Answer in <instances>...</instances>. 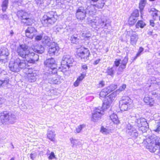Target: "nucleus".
I'll list each match as a JSON object with an SVG mask.
<instances>
[{
    "label": "nucleus",
    "mask_w": 160,
    "mask_h": 160,
    "mask_svg": "<svg viewBox=\"0 0 160 160\" xmlns=\"http://www.w3.org/2000/svg\"><path fill=\"white\" fill-rule=\"evenodd\" d=\"M113 71H107L108 74L111 76H112L114 74Z\"/></svg>",
    "instance_id": "50"
},
{
    "label": "nucleus",
    "mask_w": 160,
    "mask_h": 160,
    "mask_svg": "<svg viewBox=\"0 0 160 160\" xmlns=\"http://www.w3.org/2000/svg\"><path fill=\"white\" fill-rule=\"evenodd\" d=\"M155 131L156 132H159L160 131V122L158 123Z\"/></svg>",
    "instance_id": "42"
},
{
    "label": "nucleus",
    "mask_w": 160,
    "mask_h": 160,
    "mask_svg": "<svg viewBox=\"0 0 160 160\" xmlns=\"http://www.w3.org/2000/svg\"><path fill=\"white\" fill-rule=\"evenodd\" d=\"M148 95L149 96H151L152 95L154 97H159L160 96V93H159V91L157 90H155L149 92Z\"/></svg>",
    "instance_id": "32"
},
{
    "label": "nucleus",
    "mask_w": 160,
    "mask_h": 160,
    "mask_svg": "<svg viewBox=\"0 0 160 160\" xmlns=\"http://www.w3.org/2000/svg\"><path fill=\"white\" fill-rule=\"evenodd\" d=\"M110 118L114 123L117 124L119 123L120 121L116 114L114 113L111 114L110 116Z\"/></svg>",
    "instance_id": "26"
},
{
    "label": "nucleus",
    "mask_w": 160,
    "mask_h": 160,
    "mask_svg": "<svg viewBox=\"0 0 160 160\" xmlns=\"http://www.w3.org/2000/svg\"><path fill=\"white\" fill-rule=\"evenodd\" d=\"M9 55L8 49L6 48H1L0 49V61L3 62L4 61V58L7 57Z\"/></svg>",
    "instance_id": "17"
},
{
    "label": "nucleus",
    "mask_w": 160,
    "mask_h": 160,
    "mask_svg": "<svg viewBox=\"0 0 160 160\" xmlns=\"http://www.w3.org/2000/svg\"><path fill=\"white\" fill-rule=\"evenodd\" d=\"M159 20L160 21V15L159 16Z\"/></svg>",
    "instance_id": "62"
},
{
    "label": "nucleus",
    "mask_w": 160,
    "mask_h": 160,
    "mask_svg": "<svg viewBox=\"0 0 160 160\" xmlns=\"http://www.w3.org/2000/svg\"><path fill=\"white\" fill-rule=\"evenodd\" d=\"M79 38H78V35H73L70 38V41L73 44H76L78 42Z\"/></svg>",
    "instance_id": "28"
},
{
    "label": "nucleus",
    "mask_w": 160,
    "mask_h": 160,
    "mask_svg": "<svg viewBox=\"0 0 160 160\" xmlns=\"http://www.w3.org/2000/svg\"><path fill=\"white\" fill-rule=\"evenodd\" d=\"M0 18L2 20H5L8 19V17L7 14H4L1 15Z\"/></svg>",
    "instance_id": "40"
},
{
    "label": "nucleus",
    "mask_w": 160,
    "mask_h": 160,
    "mask_svg": "<svg viewBox=\"0 0 160 160\" xmlns=\"http://www.w3.org/2000/svg\"><path fill=\"white\" fill-rule=\"evenodd\" d=\"M155 15H156V16H157L158 15V14L157 13H155Z\"/></svg>",
    "instance_id": "61"
},
{
    "label": "nucleus",
    "mask_w": 160,
    "mask_h": 160,
    "mask_svg": "<svg viewBox=\"0 0 160 160\" xmlns=\"http://www.w3.org/2000/svg\"><path fill=\"white\" fill-rule=\"evenodd\" d=\"M54 158H55V155H54V153L52 152H51L48 158L49 159L51 160Z\"/></svg>",
    "instance_id": "41"
},
{
    "label": "nucleus",
    "mask_w": 160,
    "mask_h": 160,
    "mask_svg": "<svg viewBox=\"0 0 160 160\" xmlns=\"http://www.w3.org/2000/svg\"><path fill=\"white\" fill-rule=\"evenodd\" d=\"M119 108L121 111H127L130 108V105L132 103L131 99L128 96L122 97L119 102Z\"/></svg>",
    "instance_id": "10"
},
{
    "label": "nucleus",
    "mask_w": 160,
    "mask_h": 160,
    "mask_svg": "<svg viewBox=\"0 0 160 160\" xmlns=\"http://www.w3.org/2000/svg\"><path fill=\"white\" fill-rule=\"evenodd\" d=\"M158 55L160 56V52L159 53Z\"/></svg>",
    "instance_id": "63"
},
{
    "label": "nucleus",
    "mask_w": 160,
    "mask_h": 160,
    "mask_svg": "<svg viewBox=\"0 0 160 160\" xmlns=\"http://www.w3.org/2000/svg\"><path fill=\"white\" fill-rule=\"evenodd\" d=\"M117 96V92H113L112 94L107 97L106 99L103 102L102 107H99L93 111L92 113L91 120L95 122L101 118L102 116L104 114V111L108 108L113 100Z\"/></svg>",
    "instance_id": "3"
},
{
    "label": "nucleus",
    "mask_w": 160,
    "mask_h": 160,
    "mask_svg": "<svg viewBox=\"0 0 160 160\" xmlns=\"http://www.w3.org/2000/svg\"><path fill=\"white\" fill-rule=\"evenodd\" d=\"M87 12L84 7L81 6L76 10L75 15L76 18L80 20H83L86 17Z\"/></svg>",
    "instance_id": "13"
},
{
    "label": "nucleus",
    "mask_w": 160,
    "mask_h": 160,
    "mask_svg": "<svg viewBox=\"0 0 160 160\" xmlns=\"http://www.w3.org/2000/svg\"><path fill=\"white\" fill-rule=\"evenodd\" d=\"M9 79L6 78L4 80H0V88L3 87L5 89H7L9 84Z\"/></svg>",
    "instance_id": "22"
},
{
    "label": "nucleus",
    "mask_w": 160,
    "mask_h": 160,
    "mask_svg": "<svg viewBox=\"0 0 160 160\" xmlns=\"http://www.w3.org/2000/svg\"><path fill=\"white\" fill-rule=\"evenodd\" d=\"M155 84L158 85H160V80H158L157 81H156V82H154Z\"/></svg>",
    "instance_id": "53"
},
{
    "label": "nucleus",
    "mask_w": 160,
    "mask_h": 160,
    "mask_svg": "<svg viewBox=\"0 0 160 160\" xmlns=\"http://www.w3.org/2000/svg\"><path fill=\"white\" fill-rule=\"evenodd\" d=\"M126 88V85L125 84H123L122 86L120 87L119 89L120 91H122L124 90Z\"/></svg>",
    "instance_id": "46"
},
{
    "label": "nucleus",
    "mask_w": 160,
    "mask_h": 160,
    "mask_svg": "<svg viewBox=\"0 0 160 160\" xmlns=\"http://www.w3.org/2000/svg\"><path fill=\"white\" fill-rule=\"evenodd\" d=\"M70 140H71V143L72 144H73V145H74V140L72 138V139L71 138Z\"/></svg>",
    "instance_id": "56"
},
{
    "label": "nucleus",
    "mask_w": 160,
    "mask_h": 160,
    "mask_svg": "<svg viewBox=\"0 0 160 160\" xmlns=\"http://www.w3.org/2000/svg\"><path fill=\"white\" fill-rule=\"evenodd\" d=\"M82 69L86 70L88 69V66L86 64H82Z\"/></svg>",
    "instance_id": "51"
},
{
    "label": "nucleus",
    "mask_w": 160,
    "mask_h": 160,
    "mask_svg": "<svg viewBox=\"0 0 160 160\" xmlns=\"http://www.w3.org/2000/svg\"><path fill=\"white\" fill-rule=\"evenodd\" d=\"M150 97L149 95L148 96L146 95L144 98V101L147 105L152 106L154 103V100L153 98H150Z\"/></svg>",
    "instance_id": "19"
},
{
    "label": "nucleus",
    "mask_w": 160,
    "mask_h": 160,
    "mask_svg": "<svg viewBox=\"0 0 160 160\" xmlns=\"http://www.w3.org/2000/svg\"><path fill=\"white\" fill-rule=\"evenodd\" d=\"M37 32L34 27H28L25 31V36L28 38L32 39L36 35Z\"/></svg>",
    "instance_id": "14"
},
{
    "label": "nucleus",
    "mask_w": 160,
    "mask_h": 160,
    "mask_svg": "<svg viewBox=\"0 0 160 160\" xmlns=\"http://www.w3.org/2000/svg\"><path fill=\"white\" fill-rule=\"evenodd\" d=\"M14 33V32H13L12 30L10 32V34L12 36L13 35Z\"/></svg>",
    "instance_id": "57"
},
{
    "label": "nucleus",
    "mask_w": 160,
    "mask_h": 160,
    "mask_svg": "<svg viewBox=\"0 0 160 160\" xmlns=\"http://www.w3.org/2000/svg\"><path fill=\"white\" fill-rule=\"evenodd\" d=\"M58 18L56 12L50 11L43 15L41 19V22L43 26H48L54 24Z\"/></svg>",
    "instance_id": "5"
},
{
    "label": "nucleus",
    "mask_w": 160,
    "mask_h": 160,
    "mask_svg": "<svg viewBox=\"0 0 160 160\" xmlns=\"http://www.w3.org/2000/svg\"><path fill=\"white\" fill-rule=\"evenodd\" d=\"M61 81L59 79V78L57 77L56 78L53 79V83L55 84H60Z\"/></svg>",
    "instance_id": "38"
},
{
    "label": "nucleus",
    "mask_w": 160,
    "mask_h": 160,
    "mask_svg": "<svg viewBox=\"0 0 160 160\" xmlns=\"http://www.w3.org/2000/svg\"><path fill=\"white\" fill-rule=\"evenodd\" d=\"M74 60L73 58L68 55H65L63 57V59L61 62V66H58L56 63L55 60L53 58H48L44 62L45 67L48 69L54 70L55 69H69L72 65Z\"/></svg>",
    "instance_id": "1"
},
{
    "label": "nucleus",
    "mask_w": 160,
    "mask_h": 160,
    "mask_svg": "<svg viewBox=\"0 0 160 160\" xmlns=\"http://www.w3.org/2000/svg\"><path fill=\"white\" fill-rule=\"evenodd\" d=\"M42 38V36L41 35H37L36 36L35 39L36 41L41 40Z\"/></svg>",
    "instance_id": "43"
},
{
    "label": "nucleus",
    "mask_w": 160,
    "mask_h": 160,
    "mask_svg": "<svg viewBox=\"0 0 160 160\" xmlns=\"http://www.w3.org/2000/svg\"><path fill=\"white\" fill-rule=\"evenodd\" d=\"M14 72H16V71H12Z\"/></svg>",
    "instance_id": "60"
},
{
    "label": "nucleus",
    "mask_w": 160,
    "mask_h": 160,
    "mask_svg": "<svg viewBox=\"0 0 160 160\" xmlns=\"http://www.w3.org/2000/svg\"><path fill=\"white\" fill-rule=\"evenodd\" d=\"M9 0H3L1 6L2 10L3 12H5L8 8Z\"/></svg>",
    "instance_id": "27"
},
{
    "label": "nucleus",
    "mask_w": 160,
    "mask_h": 160,
    "mask_svg": "<svg viewBox=\"0 0 160 160\" xmlns=\"http://www.w3.org/2000/svg\"><path fill=\"white\" fill-rule=\"evenodd\" d=\"M146 0H141L139 4V8L141 14H142L143 10L144 8Z\"/></svg>",
    "instance_id": "29"
},
{
    "label": "nucleus",
    "mask_w": 160,
    "mask_h": 160,
    "mask_svg": "<svg viewBox=\"0 0 160 160\" xmlns=\"http://www.w3.org/2000/svg\"><path fill=\"white\" fill-rule=\"evenodd\" d=\"M99 60H95L94 62V65L97 64H98L99 63Z\"/></svg>",
    "instance_id": "54"
},
{
    "label": "nucleus",
    "mask_w": 160,
    "mask_h": 160,
    "mask_svg": "<svg viewBox=\"0 0 160 160\" xmlns=\"http://www.w3.org/2000/svg\"><path fill=\"white\" fill-rule=\"evenodd\" d=\"M131 118L130 120L131 124L128 123L126 127V132L128 133V131H130L135 127L138 128L141 133H144L148 130L149 126L146 120L144 118H139L138 115L133 114L130 116Z\"/></svg>",
    "instance_id": "2"
},
{
    "label": "nucleus",
    "mask_w": 160,
    "mask_h": 160,
    "mask_svg": "<svg viewBox=\"0 0 160 160\" xmlns=\"http://www.w3.org/2000/svg\"><path fill=\"white\" fill-rule=\"evenodd\" d=\"M89 3L93 7L102 9L105 5L104 0H89Z\"/></svg>",
    "instance_id": "16"
},
{
    "label": "nucleus",
    "mask_w": 160,
    "mask_h": 160,
    "mask_svg": "<svg viewBox=\"0 0 160 160\" xmlns=\"http://www.w3.org/2000/svg\"><path fill=\"white\" fill-rule=\"evenodd\" d=\"M60 49V48L57 43L52 42L49 46L48 52L50 56H54L58 52Z\"/></svg>",
    "instance_id": "12"
},
{
    "label": "nucleus",
    "mask_w": 160,
    "mask_h": 160,
    "mask_svg": "<svg viewBox=\"0 0 160 160\" xmlns=\"http://www.w3.org/2000/svg\"><path fill=\"white\" fill-rule=\"evenodd\" d=\"M33 51L38 53L42 54L44 52V48L43 46L41 45L38 46V48L37 50L35 51L33 50Z\"/></svg>",
    "instance_id": "34"
},
{
    "label": "nucleus",
    "mask_w": 160,
    "mask_h": 160,
    "mask_svg": "<svg viewBox=\"0 0 160 160\" xmlns=\"http://www.w3.org/2000/svg\"><path fill=\"white\" fill-rule=\"evenodd\" d=\"M10 160H15V158L13 157L10 159Z\"/></svg>",
    "instance_id": "58"
},
{
    "label": "nucleus",
    "mask_w": 160,
    "mask_h": 160,
    "mask_svg": "<svg viewBox=\"0 0 160 160\" xmlns=\"http://www.w3.org/2000/svg\"><path fill=\"white\" fill-rule=\"evenodd\" d=\"M104 82L103 81H101L98 85L99 87H102L104 85Z\"/></svg>",
    "instance_id": "45"
},
{
    "label": "nucleus",
    "mask_w": 160,
    "mask_h": 160,
    "mask_svg": "<svg viewBox=\"0 0 160 160\" xmlns=\"http://www.w3.org/2000/svg\"><path fill=\"white\" fill-rule=\"evenodd\" d=\"M18 55L24 59L28 63L34 64L39 59V56L33 52L28 49L27 46L20 44L17 50Z\"/></svg>",
    "instance_id": "4"
},
{
    "label": "nucleus",
    "mask_w": 160,
    "mask_h": 160,
    "mask_svg": "<svg viewBox=\"0 0 160 160\" xmlns=\"http://www.w3.org/2000/svg\"><path fill=\"white\" fill-rule=\"evenodd\" d=\"M85 125L84 124H82L81 125L78 126V127L76 128V130L78 133L80 132L83 128Z\"/></svg>",
    "instance_id": "36"
},
{
    "label": "nucleus",
    "mask_w": 160,
    "mask_h": 160,
    "mask_svg": "<svg viewBox=\"0 0 160 160\" xmlns=\"http://www.w3.org/2000/svg\"><path fill=\"white\" fill-rule=\"evenodd\" d=\"M144 50L143 48L142 47H140L138 50V52H139L140 53L142 52Z\"/></svg>",
    "instance_id": "52"
},
{
    "label": "nucleus",
    "mask_w": 160,
    "mask_h": 160,
    "mask_svg": "<svg viewBox=\"0 0 160 160\" xmlns=\"http://www.w3.org/2000/svg\"><path fill=\"white\" fill-rule=\"evenodd\" d=\"M80 82L77 79V80L75 81V82L74 83V85L75 87H77L78 86L79 84V83Z\"/></svg>",
    "instance_id": "47"
},
{
    "label": "nucleus",
    "mask_w": 160,
    "mask_h": 160,
    "mask_svg": "<svg viewBox=\"0 0 160 160\" xmlns=\"http://www.w3.org/2000/svg\"><path fill=\"white\" fill-rule=\"evenodd\" d=\"M57 73V71H44L43 72V77L47 78L52 75L55 74Z\"/></svg>",
    "instance_id": "24"
},
{
    "label": "nucleus",
    "mask_w": 160,
    "mask_h": 160,
    "mask_svg": "<svg viewBox=\"0 0 160 160\" xmlns=\"http://www.w3.org/2000/svg\"><path fill=\"white\" fill-rule=\"evenodd\" d=\"M146 25L144 22L141 20H138L136 23L135 26L136 28H143Z\"/></svg>",
    "instance_id": "30"
},
{
    "label": "nucleus",
    "mask_w": 160,
    "mask_h": 160,
    "mask_svg": "<svg viewBox=\"0 0 160 160\" xmlns=\"http://www.w3.org/2000/svg\"><path fill=\"white\" fill-rule=\"evenodd\" d=\"M109 92H108V90L106 88H105L104 89H103L100 92L99 94V96H100V98L101 99V98H103L105 97V100L104 101V102L106 99V98L107 97L111 95L112 94H110V95H108V96L106 97V96L109 93Z\"/></svg>",
    "instance_id": "25"
},
{
    "label": "nucleus",
    "mask_w": 160,
    "mask_h": 160,
    "mask_svg": "<svg viewBox=\"0 0 160 160\" xmlns=\"http://www.w3.org/2000/svg\"><path fill=\"white\" fill-rule=\"evenodd\" d=\"M18 67L21 69H27L28 70L31 68H28V66L26 65V63L23 62H20L18 64Z\"/></svg>",
    "instance_id": "31"
},
{
    "label": "nucleus",
    "mask_w": 160,
    "mask_h": 160,
    "mask_svg": "<svg viewBox=\"0 0 160 160\" xmlns=\"http://www.w3.org/2000/svg\"><path fill=\"white\" fill-rule=\"evenodd\" d=\"M29 71H28L27 72H25L26 73V75H27L28 78L29 80L31 82H33L36 80L35 77L36 75V73L33 72L32 71H30L29 72Z\"/></svg>",
    "instance_id": "20"
},
{
    "label": "nucleus",
    "mask_w": 160,
    "mask_h": 160,
    "mask_svg": "<svg viewBox=\"0 0 160 160\" xmlns=\"http://www.w3.org/2000/svg\"><path fill=\"white\" fill-rule=\"evenodd\" d=\"M100 131L102 133L105 134H107L109 133V130L103 126L101 127Z\"/></svg>",
    "instance_id": "35"
},
{
    "label": "nucleus",
    "mask_w": 160,
    "mask_h": 160,
    "mask_svg": "<svg viewBox=\"0 0 160 160\" xmlns=\"http://www.w3.org/2000/svg\"><path fill=\"white\" fill-rule=\"evenodd\" d=\"M147 140L148 142L146 148L150 152L158 154L160 152V143L157 137L155 135L151 136Z\"/></svg>",
    "instance_id": "6"
},
{
    "label": "nucleus",
    "mask_w": 160,
    "mask_h": 160,
    "mask_svg": "<svg viewBox=\"0 0 160 160\" xmlns=\"http://www.w3.org/2000/svg\"><path fill=\"white\" fill-rule=\"evenodd\" d=\"M17 15L21 22L26 26L31 25L34 23V19L30 17V14L26 12L19 10L17 12Z\"/></svg>",
    "instance_id": "8"
},
{
    "label": "nucleus",
    "mask_w": 160,
    "mask_h": 160,
    "mask_svg": "<svg viewBox=\"0 0 160 160\" xmlns=\"http://www.w3.org/2000/svg\"><path fill=\"white\" fill-rule=\"evenodd\" d=\"M76 56L84 61H86L89 59L91 56L89 50L84 47L81 46L76 48Z\"/></svg>",
    "instance_id": "9"
},
{
    "label": "nucleus",
    "mask_w": 160,
    "mask_h": 160,
    "mask_svg": "<svg viewBox=\"0 0 160 160\" xmlns=\"http://www.w3.org/2000/svg\"><path fill=\"white\" fill-rule=\"evenodd\" d=\"M5 102V99L3 98L0 97V106L2 105ZM1 107V106H0Z\"/></svg>",
    "instance_id": "49"
},
{
    "label": "nucleus",
    "mask_w": 160,
    "mask_h": 160,
    "mask_svg": "<svg viewBox=\"0 0 160 160\" xmlns=\"http://www.w3.org/2000/svg\"><path fill=\"white\" fill-rule=\"evenodd\" d=\"M139 11L138 9L134 10L130 15L128 22L129 25L131 26H133L136 22V18L139 16Z\"/></svg>",
    "instance_id": "15"
},
{
    "label": "nucleus",
    "mask_w": 160,
    "mask_h": 160,
    "mask_svg": "<svg viewBox=\"0 0 160 160\" xmlns=\"http://www.w3.org/2000/svg\"><path fill=\"white\" fill-rule=\"evenodd\" d=\"M117 88V86L116 85L111 84L109 86L106 88L108 91L110 93L112 91L114 90Z\"/></svg>",
    "instance_id": "33"
},
{
    "label": "nucleus",
    "mask_w": 160,
    "mask_h": 160,
    "mask_svg": "<svg viewBox=\"0 0 160 160\" xmlns=\"http://www.w3.org/2000/svg\"><path fill=\"white\" fill-rule=\"evenodd\" d=\"M127 133L131 137V138L135 139L137 138L138 135V133L135 128L134 129H132L130 131H128Z\"/></svg>",
    "instance_id": "21"
},
{
    "label": "nucleus",
    "mask_w": 160,
    "mask_h": 160,
    "mask_svg": "<svg viewBox=\"0 0 160 160\" xmlns=\"http://www.w3.org/2000/svg\"><path fill=\"white\" fill-rule=\"evenodd\" d=\"M64 72V71L63 72Z\"/></svg>",
    "instance_id": "64"
},
{
    "label": "nucleus",
    "mask_w": 160,
    "mask_h": 160,
    "mask_svg": "<svg viewBox=\"0 0 160 160\" xmlns=\"http://www.w3.org/2000/svg\"><path fill=\"white\" fill-rule=\"evenodd\" d=\"M47 138L51 141L54 142L55 141V137L56 134L55 131L53 129L50 128L48 129L47 134Z\"/></svg>",
    "instance_id": "18"
},
{
    "label": "nucleus",
    "mask_w": 160,
    "mask_h": 160,
    "mask_svg": "<svg viewBox=\"0 0 160 160\" xmlns=\"http://www.w3.org/2000/svg\"><path fill=\"white\" fill-rule=\"evenodd\" d=\"M9 67L11 69H12V66L9 65Z\"/></svg>",
    "instance_id": "59"
},
{
    "label": "nucleus",
    "mask_w": 160,
    "mask_h": 160,
    "mask_svg": "<svg viewBox=\"0 0 160 160\" xmlns=\"http://www.w3.org/2000/svg\"><path fill=\"white\" fill-rule=\"evenodd\" d=\"M0 115V125L1 124H6L12 123L16 119L15 115L12 112L5 111L1 113Z\"/></svg>",
    "instance_id": "7"
},
{
    "label": "nucleus",
    "mask_w": 160,
    "mask_h": 160,
    "mask_svg": "<svg viewBox=\"0 0 160 160\" xmlns=\"http://www.w3.org/2000/svg\"><path fill=\"white\" fill-rule=\"evenodd\" d=\"M128 58L125 57L121 60L120 59H116L114 62L113 66L116 67H119L120 69H124L128 62Z\"/></svg>",
    "instance_id": "11"
},
{
    "label": "nucleus",
    "mask_w": 160,
    "mask_h": 160,
    "mask_svg": "<svg viewBox=\"0 0 160 160\" xmlns=\"http://www.w3.org/2000/svg\"><path fill=\"white\" fill-rule=\"evenodd\" d=\"M90 34L89 33H86L85 34V35L84 36H82V37L83 38V39L84 40H88L89 39V38H90V35H89Z\"/></svg>",
    "instance_id": "39"
},
{
    "label": "nucleus",
    "mask_w": 160,
    "mask_h": 160,
    "mask_svg": "<svg viewBox=\"0 0 160 160\" xmlns=\"http://www.w3.org/2000/svg\"><path fill=\"white\" fill-rule=\"evenodd\" d=\"M86 73L85 72H83L81 74V76L78 77L77 79L79 81L81 82L84 78L86 76Z\"/></svg>",
    "instance_id": "37"
},
{
    "label": "nucleus",
    "mask_w": 160,
    "mask_h": 160,
    "mask_svg": "<svg viewBox=\"0 0 160 160\" xmlns=\"http://www.w3.org/2000/svg\"><path fill=\"white\" fill-rule=\"evenodd\" d=\"M36 157V153H31L30 155V157L32 160H34Z\"/></svg>",
    "instance_id": "44"
},
{
    "label": "nucleus",
    "mask_w": 160,
    "mask_h": 160,
    "mask_svg": "<svg viewBox=\"0 0 160 160\" xmlns=\"http://www.w3.org/2000/svg\"><path fill=\"white\" fill-rule=\"evenodd\" d=\"M150 25L152 27H154L155 26V23L154 21L153 20H150Z\"/></svg>",
    "instance_id": "48"
},
{
    "label": "nucleus",
    "mask_w": 160,
    "mask_h": 160,
    "mask_svg": "<svg viewBox=\"0 0 160 160\" xmlns=\"http://www.w3.org/2000/svg\"><path fill=\"white\" fill-rule=\"evenodd\" d=\"M141 53H140L139 52H138L136 54V55L135 56V58H137V57L139 56L141 54Z\"/></svg>",
    "instance_id": "55"
},
{
    "label": "nucleus",
    "mask_w": 160,
    "mask_h": 160,
    "mask_svg": "<svg viewBox=\"0 0 160 160\" xmlns=\"http://www.w3.org/2000/svg\"><path fill=\"white\" fill-rule=\"evenodd\" d=\"M138 39V35L136 34H132L130 36V43L132 45H136Z\"/></svg>",
    "instance_id": "23"
}]
</instances>
